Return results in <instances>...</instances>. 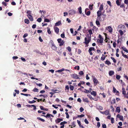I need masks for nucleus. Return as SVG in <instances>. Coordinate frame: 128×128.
Listing matches in <instances>:
<instances>
[{
	"mask_svg": "<svg viewBox=\"0 0 128 128\" xmlns=\"http://www.w3.org/2000/svg\"><path fill=\"white\" fill-rule=\"evenodd\" d=\"M91 36L90 35V36L88 37V38L86 37H85L84 38L85 42H84L86 45L88 44L91 40Z\"/></svg>",
	"mask_w": 128,
	"mask_h": 128,
	"instance_id": "nucleus-1",
	"label": "nucleus"
},
{
	"mask_svg": "<svg viewBox=\"0 0 128 128\" xmlns=\"http://www.w3.org/2000/svg\"><path fill=\"white\" fill-rule=\"evenodd\" d=\"M57 41L58 43L60 44L59 45L60 46H63L64 43V40H62L61 38H58L57 39Z\"/></svg>",
	"mask_w": 128,
	"mask_h": 128,
	"instance_id": "nucleus-2",
	"label": "nucleus"
},
{
	"mask_svg": "<svg viewBox=\"0 0 128 128\" xmlns=\"http://www.w3.org/2000/svg\"><path fill=\"white\" fill-rule=\"evenodd\" d=\"M51 44H52V49L54 50H57V47L54 44L53 41L52 40H51Z\"/></svg>",
	"mask_w": 128,
	"mask_h": 128,
	"instance_id": "nucleus-3",
	"label": "nucleus"
},
{
	"mask_svg": "<svg viewBox=\"0 0 128 128\" xmlns=\"http://www.w3.org/2000/svg\"><path fill=\"white\" fill-rule=\"evenodd\" d=\"M100 10H98L97 12V18H98V19L101 20V18L100 17V16L102 14Z\"/></svg>",
	"mask_w": 128,
	"mask_h": 128,
	"instance_id": "nucleus-4",
	"label": "nucleus"
},
{
	"mask_svg": "<svg viewBox=\"0 0 128 128\" xmlns=\"http://www.w3.org/2000/svg\"><path fill=\"white\" fill-rule=\"evenodd\" d=\"M93 81L94 82V86H96L98 82V80L94 76L93 77Z\"/></svg>",
	"mask_w": 128,
	"mask_h": 128,
	"instance_id": "nucleus-5",
	"label": "nucleus"
},
{
	"mask_svg": "<svg viewBox=\"0 0 128 128\" xmlns=\"http://www.w3.org/2000/svg\"><path fill=\"white\" fill-rule=\"evenodd\" d=\"M100 112L102 114H105L106 116L108 115L109 114V112L108 110H106L104 112L100 111Z\"/></svg>",
	"mask_w": 128,
	"mask_h": 128,
	"instance_id": "nucleus-6",
	"label": "nucleus"
},
{
	"mask_svg": "<svg viewBox=\"0 0 128 128\" xmlns=\"http://www.w3.org/2000/svg\"><path fill=\"white\" fill-rule=\"evenodd\" d=\"M94 50L95 48L94 47H90L89 48L88 51L90 55H92L93 54V53L92 52V50Z\"/></svg>",
	"mask_w": 128,
	"mask_h": 128,
	"instance_id": "nucleus-7",
	"label": "nucleus"
},
{
	"mask_svg": "<svg viewBox=\"0 0 128 128\" xmlns=\"http://www.w3.org/2000/svg\"><path fill=\"white\" fill-rule=\"evenodd\" d=\"M76 12L75 11L73 10H71L69 11V14L70 15L74 14Z\"/></svg>",
	"mask_w": 128,
	"mask_h": 128,
	"instance_id": "nucleus-8",
	"label": "nucleus"
},
{
	"mask_svg": "<svg viewBox=\"0 0 128 128\" xmlns=\"http://www.w3.org/2000/svg\"><path fill=\"white\" fill-rule=\"evenodd\" d=\"M72 78L76 79H80L78 77V76L76 74H72Z\"/></svg>",
	"mask_w": 128,
	"mask_h": 128,
	"instance_id": "nucleus-9",
	"label": "nucleus"
},
{
	"mask_svg": "<svg viewBox=\"0 0 128 128\" xmlns=\"http://www.w3.org/2000/svg\"><path fill=\"white\" fill-rule=\"evenodd\" d=\"M67 123V122L66 121H64L60 123V125H62L60 127V128H64V124H66Z\"/></svg>",
	"mask_w": 128,
	"mask_h": 128,
	"instance_id": "nucleus-10",
	"label": "nucleus"
},
{
	"mask_svg": "<svg viewBox=\"0 0 128 128\" xmlns=\"http://www.w3.org/2000/svg\"><path fill=\"white\" fill-rule=\"evenodd\" d=\"M27 16L30 21H33V17L30 14H28Z\"/></svg>",
	"mask_w": 128,
	"mask_h": 128,
	"instance_id": "nucleus-11",
	"label": "nucleus"
},
{
	"mask_svg": "<svg viewBox=\"0 0 128 128\" xmlns=\"http://www.w3.org/2000/svg\"><path fill=\"white\" fill-rule=\"evenodd\" d=\"M116 117L119 118L120 120H124L123 117L122 116H121L119 114H118L116 116Z\"/></svg>",
	"mask_w": 128,
	"mask_h": 128,
	"instance_id": "nucleus-12",
	"label": "nucleus"
},
{
	"mask_svg": "<svg viewBox=\"0 0 128 128\" xmlns=\"http://www.w3.org/2000/svg\"><path fill=\"white\" fill-rule=\"evenodd\" d=\"M50 115V114H48L46 116L44 115H41V116H44L46 118H50L51 116Z\"/></svg>",
	"mask_w": 128,
	"mask_h": 128,
	"instance_id": "nucleus-13",
	"label": "nucleus"
},
{
	"mask_svg": "<svg viewBox=\"0 0 128 128\" xmlns=\"http://www.w3.org/2000/svg\"><path fill=\"white\" fill-rule=\"evenodd\" d=\"M108 28V30L109 32L110 33H112V28L110 26L107 27Z\"/></svg>",
	"mask_w": 128,
	"mask_h": 128,
	"instance_id": "nucleus-14",
	"label": "nucleus"
},
{
	"mask_svg": "<svg viewBox=\"0 0 128 128\" xmlns=\"http://www.w3.org/2000/svg\"><path fill=\"white\" fill-rule=\"evenodd\" d=\"M54 31H55V32L56 33L58 34V32H59V30L58 28L57 27H54Z\"/></svg>",
	"mask_w": 128,
	"mask_h": 128,
	"instance_id": "nucleus-15",
	"label": "nucleus"
},
{
	"mask_svg": "<svg viewBox=\"0 0 128 128\" xmlns=\"http://www.w3.org/2000/svg\"><path fill=\"white\" fill-rule=\"evenodd\" d=\"M100 20L98 19L97 18L96 21V24L98 26H100V22L99 21V20Z\"/></svg>",
	"mask_w": 128,
	"mask_h": 128,
	"instance_id": "nucleus-16",
	"label": "nucleus"
},
{
	"mask_svg": "<svg viewBox=\"0 0 128 128\" xmlns=\"http://www.w3.org/2000/svg\"><path fill=\"white\" fill-rule=\"evenodd\" d=\"M77 122L79 126L80 127L82 128H84V127L82 125H81V122H80V121H79L78 120H77Z\"/></svg>",
	"mask_w": 128,
	"mask_h": 128,
	"instance_id": "nucleus-17",
	"label": "nucleus"
},
{
	"mask_svg": "<svg viewBox=\"0 0 128 128\" xmlns=\"http://www.w3.org/2000/svg\"><path fill=\"white\" fill-rule=\"evenodd\" d=\"M103 38H102L100 39H98L97 40V42L98 43H102L103 41Z\"/></svg>",
	"mask_w": 128,
	"mask_h": 128,
	"instance_id": "nucleus-18",
	"label": "nucleus"
},
{
	"mask_svg": "<svg viewBox=\"0 0 128 128\" xmlns=\"http://www.w3.org/2000/svg\"><path fill=\"white\" fill-rule=\"evenodd\" d=\"M107 56H105L103 54H102V56L101 57V60L102 61H104L105 58Z\"/></svg>",
	"mask_w": 128,
	"mask_h": 128,
	"instance_id": "nucleus-19",
	"label": "nucleus"
},
{
	"mask_svg": "<svg viewBox=\"0 0 128 128\" xmlns=\"http://www.w3.org/2000/svg\"><path fill=\"white\" fill-rule=\"evenodd\" d=\"M113 91L114 93H118L119 92L116 90L114 86L113 88Z\"/></svg>",
	"mask_w": 128,
	"mask_h": 128,
	"instance_id": "nucleus-20",
	"label": "nucleus"
},
{
	"mask_svg": "<svg viewBox=\"0 0 128 128\" xmlns=\"http://www.w3.org/2000/svg\"><path fill=\"white\" fill-rule=\"evenodd\" d=\"M114 74V72L113 70L110 71L109 72V74L110 76H112Z\"/></svg>",
	"mask_w": 128,
	"mask_h": 128,
	"instance_id": "nucleus-21",
	"label": "nucleus"
},
{
	"mask_svg": "<svg viewBox=\"0 0 128 128\" xmlns=\"http://www.w3.org/2000/svg\"><path fill=\"white\" fill-rule=\"evenodd\" d=\"M103 9V4H101L100 5L99 8V10L100 11H102Z\"/></svg>",
	"mask_w": 128,
	"mask_h": 128,
	"instance_id": "nucleus-22",
	"label": "nucleus"
},
{
	"mask_svg": "<svg viewBox=\"0 0 128 128\" xmlns=\"http://www.w3.org/2000/svg\"><path fill=\"white\" fill-rule=\"evenodd\" d=\"M24 22L25 23L28 24L30 23V21L28 19H25L24 20Z\"/></svg>",
	"mask_w": 128,
	"mask_h": 128,
	"instance_id": "nucleus-23",
	"label": "nucleus"
},
{
	"mask_svg": "<svg viewBox=\"0 0 128 128\" xmlns=\"http://www.w3.org/2000/svg\"><path fill=\"white\" fill-rule=\"evenodd\" d=\"M91 94L92 95H93L94 96H95L96 94V92L95 91H92L91 93Z\"/></svg>",
	"mask_w": 128,
	"mask_h": 128,
	"instance_id": "nucleus-24",
	"label": "nucleus"
},
{
	"mask_svg": "<svg viewBox=\"0 0 128 128\" xmlns=\"http://www.w3.org/2000/svg\"><path fill=\"white\" fill-rule=\"evenodd\" d=\"M37 118L38 120H40L42 122H44L45 121V120L44 119H43L40 117H37Z\"/></svg>",
	"mask_w": 128,
	"mask_h": 128,
	"instance_id": "nucleus-25",
	"label": "nucleus"
},
{
	"mask_svg": "<svg viewBox=\"0 0 128 128\" xmlns=\"http://www.w3.org/2000/svg\"><path fill=\"white\" fill-rule=\"evenodd\" d=\"M105 64L108 65L110 64H111V63L110 62L108 61V60H107L105 62Z\"/></svg>",
	"mask_w": 128,
	"mask_h": 128,
	"instance_id": "nucleus-26",
	"label": "nucleus"
},
{
	"mask_svg": "<svg viewBox=\"0 0 128 128\" xmlns=\"http://www.w3.org/2000/svg\"><path fill=\"white\" fill-rule=\"evenodd\" d=\"M83 101L85 102H89L88 99L87 98H83Z\"/></svg>",
	"mask_w": 128,
	"mask_h": 128,
	"instance_id": "nucleus-27",
	"label": "nucleus"
},
{
	"mask_svg": "<svg viewBox=\"0 0 128 128\" xmlns=\"http://www.w3.org/2000/svg\"><path fill=\"white\" fill-rule=\"evenodd\" d=\"M122 48L123 49L125 52L128 53V50H127L126 48L124 47H122Z\"/></svg>",
	"mask_w": 128,
	"mask_h": 128,
	"instance_id": "nucleus-28",
	"label": "nucleus"
},
{
	"mask_svg": "<svg viewBox=\"0 0 128 128\" xmlns=\"http://www.w3.org/2000/svg\"><path fill=\"white\" fill-rule=\"evenodd\" d=\"M116 111L118 113H120V108L119 107H117L116 108Z\"/></svg>",
	"mask_w": 128,
	"mask_h": 128,
	"instance_id": "nucleus-29",
	"label": "nucleus"
},
{
	"mask_svg": "<svg viewBox=\"0 0 128 128\" xmlns=\"http://www.w3.org/2000/svg\"><path fill=\"white\" fill-rule=\"evenodd\" d=\"M85 14L87 16H89L90 13V11H88L87 12H86V11H85Z\"/></svg>",
	"mask_w": 128,
	"mask_h": 128,
	"instance_id": "nucleus-30",
	"label": "nucleus"
},
{
	"mask_svg": "<svg viewBox=\"0 0 128 128\" xmlns=\"http://www.w3.org/2000/svg\"><path fill=\"white\" fill-rule=\"evenodd\" d=\"M61 22L60 21H59L56 22L55 24V26H59L61 24Z\"/></svg>",
	"mask_w": 128,
	"mask_h": 128,
	"instance_id": "nucleus-31",
	"label": "nucleus"
},
{
	"mask_svg": "<svg viewBox=\"0 0 128 128\" xmlns=\"http://www.w3.org/2000/svg\"><path fill=\"white\" fill-rule=\"evenodd\" d=\"M93 4H92V5H89V8L91 10H92L93 9Z\"/></svg>",
	"mask_w": 128,
	"mask_h": 128,
	"instance_id": "nucleus-32",
	"label": "nucleus"
},
{
	"mask_svg": "<svg viewBox=\"0 0 128 128\" xmlns=\"http://www.w3.org/2000/svg\"><path fill=\"white\" fill-rule=\"evenodd\" d=\"M47 32L49 34H50L51 33V32L50 30V28L48 27L47 28Z\"/></svg>",
	"mask_w": 128,
	"mask_h": 128,
	"instance_id": "nucleus-33",
	"label": "nucleus"
},
{
	"mask_svg": "<svg viewBox=\"0 0 128 128\" xmlns=\"http://www.w3.org/2000/svg\"><path fill=\"white\" fill-rule=\"evenodd\" d=\"M119 81L120 82H121V84L122 85H125V84L122 82V80H119Z\"/></svg>",
	"mask_w": 128,
	"mask_h": 128,
	"instance_id": "nucleus-34",
	"label": "nucleus"
},
{
	"mask_svg": "<svg viewBox=\"0 0 128 128\" xmlns=\"http://www.w3.org/2000/svg\"><path fill=\"white\" fill-rule=\"evenodd\" d=\"M78 10L79 11V12L80 14H81L82 13V8L81 6H80L78 8Z\"/></svg>",
	"mask_w": 128,
	"mask_h": 128,
	"instance_id": "nucleus-35",
	"label": "nucleus"
},
{
	"mask_svg": "<svg viewBox=\"0 0 128 128\" xmlns=\"http://www.w3.org/2000/svg\"><path fill=\"white\" fill-rule=\"evenodd\" d=\"M122 94L124 95L125 94L126 92L124 88H122Z\"/></svg>",
	"mask_w": 128,
	"mask_h": 128,
	"instance_id": "nucleus-36",
	"label": "nucleus"
},
{
	"mask_svg": "<svg viewBox=\"0 0 128 128\" xmlns=\"http://www.w3.org/2000/svg\"><path fill=\"white\" fill-rule=\"evenodd\" d=\"M119 32L120 34V35L122 36L123 34V32L121 30H120L119 31Z\"/></svg>",
	"mask_w": 128,
	"mask_h": 128,
	"instance_id": "nucleus-37",
	"label": "nucleus"
},
{
	"mask_svg": "<svg viewBox=\"0 0 128 128\" xmlns=\"http://www.w3.org/2000/svg\"><path fill=\"white\" fill-rule=\"evenodd\" d=\"M33 91L35 92H38V90L37 88H35L33 90Z\"/></svg>",
	"mask_w": 128,
	"mask_h": 128,
	"instance_id": "nucleus-38",
	"label": "nucleus"
},
{
	"mask_svg": "<svg viewBox=\"0 0 128 128\" xmlns=\"http://www.w3.org/2000/svg\"><path fill=\"white\" fill-rule=\"evenodd\" d=\"M88 32L89 33V34H90V35L91 36V35L93 34L92 30L91 29L89 30H88Z\"/></svg>",
	"mask_w": 128,
	"mask_h": 128,
	"instance_id": "nucleus-39",
	"label": "nucleus"
},
{
	"mask_svg": "<svg viewBox=\"0 0 128 128\" xmlns=\"http://www.w3.org/2000/svg\"><path fill=\"white\" fill-rule=\"evenodd\" d=\"M121 77V76L119 75H116V78L117 80H119Z\"/></svg>",
	"mask_w": 128,
	"mask_h": 128,
	"instance_id": "nucleus-40",
	"label": "nucleus"
},
{
	"mask_svg": "<svg viewBox=\"0 0 128 128\" xmlns=\"http://www.w3.org/2000/svg\"><path fill=\"white\" fill-rule=\"evenodd\" d=\"M36 101L34 100H33L32 101H29L28 102L29 104H32L36 102Z\"/></svg>",
	"mask_w": 128,
	"mask_h": 128,
	"instance_id": "nucleus-41",
	"label": "nucleus"
},
{
	"mask_svg": "<svg viewBox=\"0 0 128 128\" xmlns=\"http://www.w3.org/2000/svg\"><path fill=\"white\" fill-rule=\"evenodd\" d=\"M111 59L113 60V62H114V63H116V61L115 59L114 58L112 57H111Z\"/></svg>",
	"mask_w": 128,
	"mask_h": 128,
	"instance_id": "nucleus-42",
	"label": "nucleus"
},
{
	"mask_svg": "<svg viewBox=\"0 0 128 128\" xmlns=\"http://www.w3.org/2000/svg\"><path fill=\"white\" fill-rule=\"evenodd\" d=\"M88 96L90 100H92V99H94V98H93L92 96L88 94L87 95Z\"/></svg>",
	"mask_w": 128,
	"mask_h": 128,
	"instance_id": "nucleus-43",
	"label": "nucleus"
},
{
	"mask_svg": "<svg viewBox=\"0 0 128 128\" xmlns=\"http://www.w3.org/2000/svg\"><path fill=\"white\" fill-rule=\"evenodd\" d=\"M116 3L118 6H119L120 5V3L118 0H116Z\"/></svg>",
	"mask_w": 128,
	"mask_h": 128,
	"instance_id": "nucleus-44",
	"label": "nucleus"
},
{
	"mask_svg": "<svg viewBox=\"0 0 128 128\" xmlns=\"http://www.w3.org/2000/svg\"><path fill=\"white\" fill-rule=\"evenodd\" d=\"M42 20V19L41 18H38L37 20V21L38 22H41Z\"/></svg>",
	"mask_w": 128,
	"mask_h": 128,
	"instance_id": "nucleus-45",
	"label": "nucleus"
},
{
	"mask_svg": "<svg viewBox=\"0 0 128 128\" xmlns=\"http://www.w3.org/2000/svg\"><path fill=\"white\" fill-rule=\"evenodd\" d=\"M66 49H67L68 50L69 52H70L71 51V48L70 46H68L67 47Z\"/></svg>",
	"mask_w": 128,
	"mask_h": 128,
	"instance_id": "nucleus-46",
	"label": "nucleus"
},
{
	"mask_svg": "<svg viewBox=\"0 0 128 128\" xmlns=\"http://www.w3.org/2000/svg\"><path fill=\"white\" fill-rule=\"evenodd\" d=\"M70 87L71 90H74V87L73 86L70 85Z\"/></svg>",
	"mask_w": 128,
	"mask_h": 128,
	"instance_id": "nucleus-47",
	"label": "nucleus"
},
{
	"mask_svg": "<svg viewBox=\"0 0 128 128\" xmlns=\"http://www.w3.org/2000/svg\"><path fill=\"white\" fill-rule=\"evenodd\" d=\"M55 122L57 124H58L60 122L58 118H57V119L55 120Z\"/></svg>",
	"mask_w": 128,
	"mask_h": 128,
	"instance_id": "nucleus-48",
	"label": "nucleus"
},
{
	"mask_svg": "<svg viewBox=\"0 0 128 128\" xmlns=\"http://www.w3.org/2000/svg\"><path fill=\"white\" fill-rule=\"evenodd\" d=\"M114 119L113 118H111V123L112 124H113L114 122Z\"/></svg>",
	"mask_w": 128,
	"mask_h": 128,
	"instance_id": "nucleus-49",
	"label": "nucleus"
},
{
	"mask_svg": "<svg viewBox=\"0 0 128 128\" xmlns=\"http://www.w3.org/2000/svg\"><path fill=\"white\" fill-rule=\"evenodd\" d=\"M84 115L83 114H82L80 115H78V118H82L84 116Z\"/></svg>",
	"mask_w": 128,
	"mask_h": 128,
	"instance_id": "nucleus-50",
	"label": "nucleus"
},
{
	"mask_svg": "<svg viewBox=\"0 0 128 128\" xmlns=\"http://www.w3.org/2000/svg\"><path fill=\"white\" fill-rule=\"evenodd\" d=\"M72 125L74 127H75L76 125L75 124V122H73L72 123Z\"/></svg>",
	"mask_w": 128,
	"mask_h": 128,
	"instance_id": "nucleus-51",
	"label": "nucleus"
},
{
	"mask_svg": "<svg viewBox=\"0 0 128 128\" xmlns=\"http://www.w3.org/2000/svg\"><path fill=\"white\" fill-rule=\"evenodd\" d=\"M84 122L86 124H88L89 123V122L87 120L86 118L84 120Z\"/></svg>",
	"mask_w": 128,
	"mask_h": 128,
	"instance_id": "nucleus-52",
	"label": "nucleus"
},
{
	"mask_svg": "<svg viewBox=\"0 0 128 128\" xmlns=\"http://www.w3.org/2000/svg\"><path fill=\"white\" fill-rule=\"evenodd\" d=\"M50 22V20L47 19H45L44 20V22Z\"/></svg>",
	"mask_w": 128,
	"mask_h": 128,
	"instance_id": "nucleus-53",
	"label": "nucleus"
},
{
	"mask_svg": "<svg viewBox=\"0 0 128 128\" xmlns=\"http://www.w3.org/2000/svg\"><path fill=\"white\" fill-rule=\"evenodd\" d=\"M100 124L99 122H97V126L98 128H99L100 126Z\"/></svg>",
	"mask_w": 128,
	"mask_h": 128,
	"instance_id": "nucleus-54",
	"label": "nucleus"
},
{
	"mask_svg": "<svg viewBox=\"0 0 128 128\" xmlns=\"http://www.w3.org/2000/svg\"><path fill=\"white\" fill-rule=\"evenodd\" d=\"M79 74L80 75H82L84 74V73L82 71H81L79 72Z\"/></svg>",
	"mask_w": 128,
	"mask_h": 128,
	"instance_id": "nucleus-55",
	"label": "nucleus"
},
{
	"mask_svg": "<svg viewBox=\"0 0 128 128\" xmlns=\"http://www.w3.org/2000/svg\"><path fill=\"white\" fill-rule=\"evenodd\" d=\"M2 4L3 5H4L5 6H6L7 5V4L6 3V2H2Z\"/></svg>",
	"mask_w": 128,
	"mask_h": 128,
	"instance_id": "nucleus-56",
	"label": "nucleus"
},
{
	"mask_svg": "<svg viewBox=\"0 0 128 128\" xmlns=\"http://www.w3.org/2000/svg\"><path fill=\"white\" fill-rule=\"evenodd\" d=\"M102 126L103 128H106V126L105 124H102Z\"/></svg>",
	"mask_w": 128,
	"mask_h": 128,
	"instance_id": "nucleus-57",
	"label": "nucleus"
},
{
	"mask_svg": "<svg viewBox=\"0 0 128 128\" xmlns=\"http://www.w3.org/2000/svg\"><path fill=\"white\" fill-rule=\"evenodd\" d=\"M84 109L82 107H81L80 108V111L81 112H82L84 111Z\"/></svg>",
	"mask_w": 128,
	"mask_h": 128,
	"instance_id": "nucleus-58",
	"label": "nucleus"
},
{
	"mask_svg": "<svg viewBox=\"0 0 128 128\" xmlns=\"http://www.w3.org/2000/svg\"><path fill=\"white\" fill-rule=\"evenodd\" d=\"M31 11L30 10H28L26 12V13L28 14H31Z\"/></svg>",
	"mask_w": 128,
	"mask_h": 128,
	"instance_id": "nucleus-59",
	"label": "nucleus"
},
{
	"mask_svg": "<svg viewBox=\"0 0 128 128\" xmlns=\"http://www.w3.org/2000/svg\"><path fill=\"white\" fill-rule=\"evenodd\" d=\"M82 52V51L80 49H78V54H80Z\"/></svg>",
	"mask_w": 128,
	"mask_h": 128,
	"instance_id": "nucleus-60",
	"label": "nucleus"
},
{
	"mask_svg": "<svg viewBox=\"0 0 128 128\" xmlns=\"http://www.w3.org/2000/svg\"><path fill=\"white\" fill-rule=\"evenodd\" d=\"M21 59L24 62H25L26 61L25 59L23 57H21Z\"/></svg>",
	"mask_w": 128,
	"mask_h": 128,
	"instance_id": "nucleus-61",
	"label": "nucleus"
},
{
	"mask_svg": "<svg viewBox=\"0 0 128 128\" xmlns=\"http://www.w3.org/2000/svg\"><path fill=\"white\" fill-rule=\"evenodd\" d=\"M8 14L9 16H11L12 15V14L11 12H9L8 13Z\"/></svg>",
	"mask_w": 128,
	"mask_h": 128,
	"instance_id": "nucleus-62",
	"label": "nucleus"
},
{
	"mask_svg": "<svg viewBox=\"0 0 128 128\" xmlns=\"http://www.w3.org/2000/svg\"><path fill=\"white\" fill-rule=\"evenodd\" d=\"M61 36L62 38H64L65 37L64 34V33H62L61 34Z\"/></svg>",
	"mask_w": 128,
	"mask_h": 128,
	"instance_id": "nucleus-63",
	"label": "nucleus"
},
{
	"mask_svg": "<svg viewBox=\"0 0 128 128\" xmlns=\"http://www.w3.org/2000/svg\"><path fill=\"white\" fill-rule=\"evenodd\" d=\"M124 3L125 4H128V0H124Z\"/></svg>",
	"mask_w": 128,
	"mask_h": 128,
	"instance_id": "nucleus-64",
	"label": "nucleus"
}]
</instances>
